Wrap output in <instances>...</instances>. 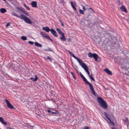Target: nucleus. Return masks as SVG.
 <instances>
[{
  "label": "nucleus",
  "instance_id": "1",
  "mask_svg": "<svg viewBox=\"0 0 129 129\" xmlns=\"http://www.w3.org/2000/svg\"><path fill=\"white\" fill-rule=\"evenodd\" d=\"M80 76L83 79V81H84L85 83L86 84L89 85L90 89L92 93L94 95H95V92L94 90L93 86L91 84L87 81V80L82 74L81 72H80Z\"/></svg>",
  "mask_w": 129,
  "mask_h": 129
},
{
  "label": "nucleus",
  "instance_id": "2",
  "mask_svg": "<svg viewBox=\"0 0 129 129\" xmlns=\"http://www.w3.org/2000/svg\"><path fill=\"white\" fill-rule=\"evenodd\" d=\"M13 15L14 16H16L19 18L22 19L26 23H28L31 24L32 23V22L31 21L30 19L23 14H21L20 15L21 16H18L17 14L15 13H14Z\"/></svg>",
  "mask_w": 129,
  "mask_h": 129
},
{
  "label": "nucleus",
  "instance_id": "3",
  "mask_svg": "<svg viewBox=\"0 0 129 129\" xmlns=\"http://www.w3.org/2000/svg\"><path fill=\"white\" fill-rule=\"evenodd\" d=\"M98 102L101 106V107L104 109H106L108 107L107 103L101 97H98Z\"/></svg>",
  "mask_w": 129,
  "mask_h": 129
},
{
  "label": "nucleus",
  "instance_id": "4",
  "mask_svg": "<svg viewBox=\"0 0 129 129\" xmlns=\"http://www.w3.org/2000/svg\"><path fill=\"white\" fill-rule=\"evenodd\" d=\"M88 55L89 57H93L96 61H98L97 59L99 58L98 55L95 53L92 54L90 52H89L88 53Z\"/></svg>",
  "mask_w": 129,
  "mask_h": 129
},
{
  "label": "nucleus",
  "instance_id": "5",
  "mask_svg": "<svg viewBox=\"0 0 129 129\" xmlns=\"http://www.w3.org/2000/svg\"><path fill=\"white\" fill-rule=\"evenodd\" d=\"M40 34L44 38L49 40L51 42H53V40L51 39L49 36H46L45 35V34H46V35H48V34L45 33H44L42 32H40Z\"/></svg>",
  "mask_w": 129,
  "mask_h": 129
},
{
  "label": "nucleus",
  "instance_id": "6",
  "mask_svg": "<svg viewBox=\"0 0 129 129\" xmlns=\"http://www.w3.org/2000/svg\"><path fill=\"white\" fill-rule=\"evenodd\" d=\"M77 60L79 63L80 65L83 69L87 66L85 63H83L82 60L78 58Z\"/></svg>",
  "mask_w": 129,
  "mask_h": 129
},
{
  "label": "nucleus",
  "instance_id": "7",
  "mask_svg": "<svg viewBox=\"0 0 129 129\" xmlns=\"http://www.w3.org/2000/svg\"><path fill=\"white\" fill-rule=\"evenodd\" d=\"M5 101L6 102L7 106L9 108L11 109H15V108H14L13 106H12V104L9 102L6 99L5 100Z\"/></svg>",
  "mask_w": 129,
  "mask_h": 129
},
{
  "label": "nucleus",
  "instance_id": "8",
  "mask_svg": "<svg viewBox=\"0 0 129 129\" xmlns=\"http://www.w3.org/2000/svg\"><path fill=\"white\" fill-rule=\"evenodd\" d=\"M92 16L90 14L88 15L86 17V19L88 21L90 22L92 20Z\"/></svg>",
  "mask_w": 129,
  "mask_h": 129
},
{
  "label": "nucleus",
  "instance_id": "9",
  "mask_svg": "<svg viewBox=\"0 0 129 129\" xmlns=\"http://www.w3.org/2000/svg\"><path fill=\"white\" fill-rule=\"evenodd\" d=\"M51 33L54 35L55 37H57L58 36L56 34V31L53 29H51Z\"/></svg>",
  "mask_w": 129,
  "mask_h": 129
},
{
  "label": "nucleus",
  "instance_id": "10",
  "mask_svg": "<svg viewBox=\"0 0 129 129\" xmlns=\"http://www.w3.org/2000/svg\"><path fill=\"white\" fill-rule=\"evenodd\" d=\"M120 9L122 11L125 12H127V11L124 6H122L120 8Z\"/></svg>",
  "mask_w": 129,
  "mask_h": 129
},
{
  "label": "nucleus",
  "instance_id": "11",
  "mask_svg": "<svg viewBox=\"0 0 129 129\" xmlns=\"http://www.w3.org/2000/svg\"><path fill=\"white\" fill-rule=\"evenodd\" d=\"M0 122L4 125H6L7 124V123L4 121V119L2 117H0Z\"/></svg>",
  "mask_w": 129,
  "mask_h": 129
},
{
  "label": "nucleus",
  "instance_id": "12",
  "mask_svg": "<svg viewBox=\"0 0 129 129\" xmlns=\"http://www.w3.org/2000/svg\"><path fill=\"white\" fill-rule=\"evenodd\" d=\"M104 71L107 74L111 75H112V72L108 69L106 68L105 69Z\"/></svg>",
  "mask_w": 129,
  "mask_h": 129
},
{
  "label": "nucleus",
  "instance_id": "13",
  "mask_svg": "<svg viewBox=\"0 0 129 129\" xmlns=\"http://www.w3.org/2000/svg\"><path fill=\"white\" fill-rule=\"evenodd\" d=\"M42 29L47 32H49L50 31H51V29L48 27H43L42 28Z\"/></svg>",
  "mask_w": 129,
  "mask_h": 129
},
{
  "label": "nucleus",
  "instance_id": "14",
  "mask_svg": "<svg viewBox=\"0 0 129 129\" xmlns=\"http://www.w3.org/2000/svg\"><path fill=\"white\" fill-rule=\"evenodd\" d=\"M31 5L33 7H37V3L36 2H32L31 3Z\"/></svg>",
  "mask_w": 129,
  "mask_h": 129
},
{
  "label": "nucleus",
  "instance_id": "15",
  "mask_svg": "<svg viewBox=\"0 0 129 129\" xmlns=\"http://www.w3.org/2000/svg\"><path fill=\"white\" fill-rule=\"evenodd\" d=\"M56 30L58 32L59 34L61 35L62 36V35H64V34L62 31L59 28H57L56 29Z\"/></svg>",
  "mask_w": 129,
  "mask_h": 129
},
{
  "label": "nucleus",
  "instance_id": "16",
  "mask_svg": "<svg viewBox=\"0 0 129 129\" xmlns=\"http://www.w3.org/2000/svg\"><path fill=\"white\" fill-rule=\"evenodd\" d=\"M83 69L85 70V71L87 73L88 76H89V75H90V73L89 71L88 70L89 68H88L87 66L85 67Z\"/></svg>",
  "mask_w": 129,
  "mask_h": 129
},
{
  "label": "nucleus",
  "instance_id": "17",
  "mask_svg": "<svg viewBox=\"0 0 129 129\" xmlns=\"http://www.w3.org/2000/svg\"><path fill=\"white\" fill-rule=\"evenodd\" d=\"M104 113L105 116L107 118L108 120H110V118L109 117V116H110L108 113L106 112H104Z\"/></svg>",
  "mask_w": 129,
  "mask_h": 129
},
{
  "label": "nucleus",
  "instance_id": "18",
  "mask_svg": "<svg viewBox=\"0 0 129 129\" xmlns=\"http://www.w3.org/2000/svg\"><path fill=\"white\" fill-rule=\"evenodd\" d=\"M71 4L72 7L74 9L76 12H76H77V13H78V12L76 8L75 7V6L73 5V2H71Z\"/></svg>",
  "mask_w": 129,
  "mask_h": 129
},
{
  "label": "nucleus",
  "instance_id": "19",
  "mask_svg": "<svg viewBox=\"0 0 129 129\" xmlns=\"http://www.w3.org/2000/svg\"><path fill=\"white\" fill-rule=\"evenodd\" d=\"M35 78H33L32 77H31V78H30V79L31 80H32L33 81H36L37 80V79H38V78L37 77V76L36 75H35Z\"/></svg>",
  "mask_w": 129,
  "mask_h": 129
},
{
  "label": "nucleus",
  "instance_id": "20",
  "mask_svg": "<svg viewBox=\"0 0 129 129\" xmlns=\"http://www.w3.org/2000/svg\"><path fill=\"white\" fill-rule=\"evenodd\" d=\"M0 11L1 13H3L6 12L7 10L4 8H2L0 9Z\"/></svg>",
  "mask_w": 129,
  "mask_h": 129
},
{
  "label": "nucleus",
  "instance_id": "21",
  "mask_svg": "<svg viewBox=\"0 0 129 129\" xmlns=\"http://www.w3.org/2000/svg\"><path fill=\"white\" fill-rule=\"evenodd\" d=\"M62 37H60V39L63 41H65L66 40V39L65 37L64 34L61 36Z\"/></svg>",
  "mask_w": 129,
  "mask_h": 129
},
{
  "label": "nucleus",
  "instance_id": "22",
  "mask_svg": "<svg viewBox=\"0 0 129 129\" xmlns=\"http://www.w3.org/2000/svg\"><path fill=\"white\" fill-rule=\"evenodd\" d=\"M35 45L36 46L39 47H42V45L41 44L38 43L37 42H36L35 43Z\"/></svg>",
  "mask_w": 129,
  "mask_h": 129
},
{
  "label": "nucleus",
  "instance_id": "23",
  "mask_svg": "<svg viewBox=\"0 0 129 129\" xmlns=\"http://www.w3.org/2000/svg\"><path fill=\"white\" fill-rule=\"evenodd\" d=\"M22 12L25 14L26 15L29 16V14L28 13H27V11H24L23 10V11H22Z\"/></svg>",
  "mask_w": 129,
  "mask_h": 129
},
{
  "label": "nucleus",
  "instance_id": "24",
  "mask_svg": "<svg viewBox=\"0 0 129 129\" xmlns=\"http://www.w3.org/2000/svg\"><path fill=\"white\" fill-rule=\"evenodd\" d=\"M23 5H24V7L25 8L27 9V10H30V8H29V7L27 6L24 3Z\"/></svg>",
  "mask_w": 129,
  "mask_h": 129
},
{
  "label": "nucleus",
  "instance_id": "25",
  "mask_svg": "<svg viewBox=\"0 0 129 129\" xmlns=\"http://www.w3.org/2000/svg\"><path fill=\"white\" fill-rule=\"evenodd\" d=\"M21 39L23 40H26L27 39V37L26 36H22L21 37Z\"/></svg>",
  "mask_w": 129,
  "mask_h": 129
},
{
  "label": "nucleus",
  "instance_id": "26",
  "mask_svg": "<svg viewBox=\"0 0 129 129\" xmlns=\"http://www.w3.org/2000/svg\"><path fill=\"white\" fill-rule=\"evenodd\" d=\"M70 73L72 75L74 78L75 80L76 79V78L75 76V74L73 72H71Z\"/></svg>",
  "mask_w": 129,
  "mask_h": 129
},
{
  "label": "nucleus",
  "instance_id": "27",
  "mask_svg": "<svg viewBox=\"0 0 129 129\" xmlns=\"http://www.w3.org/2000/svg\"><path fill=\"white\" fill-rule=\"evenodd\" d=\"M45 50H46L47 51H49L53 52V51L52 50H51L50 48H49L48 49H45Z\"/></svg>",
  "mask_w": 129,
  "mask_h": 129
},
{
  "label": "nucleus",
  "instance_id": "28",
  "mask_svg": "<svg viewBox=\"0 0 129 129\" xmlns=\"http://www.w3.org/2000/svg\"><path fill=\"white\" fill-rule=\"evenodd\" d=\"M125 121H124V120H123V121H124L125 123H128V119L127 118V117H125Z\"/></svg>",
  "mask_w": 129,
  "mask_h": 129
},
{
  "label": "nucleus",
  "instance_id": "29",
  "mask_svg": "<svg viewBox=\"0 0 129 129\" xmlns=\"http://www.w3.org/2000/svg\"><path fill=\"white\" fill-rule=\"evenodd\" d=\"M84 11L83 10H82L80 9H79V12L80 14H84Z\"/></svg>",
  "mask_w": 129,
  "mask_h": 129
},
{
  "label": "nucleus",
  "instance_id": "30",
  "mask_svg": "<svg viewBox=\"0 0 129 129\" xmlns=\"http://www.w3.org/2000/svg\"><path fill=\"white\" fill-rule=\"evenodd\" d=\"M81 6L82 7V9L84 11V10H86V8L83 5H81Z\"/></svg>",
  "mask_w": 129,
  "mask_h": 129
},
{
  "label": "nucleus",
  "instance_id": "31",
  "mask_svg": "<svg viewBox=\"0 0 129 129\" xmlns=\"http://www.w3.org/2000/svg\"><path fill=\"white\" fill-rule=\"evenodd\" d=\"M47 58L50 61H52V58L49 56H47Z\"/></svg>",
  "mask_w": 129,
  "mask_h": 129
},
{
  "label": "nucleus",
  "instance_id": "32",
  "mask_svg": "<svg viewBox=\"0 0 129 129\" xmlns=\"http://www.w3.org/2000/svg\"><path fill=\"white\" fill-rule=\"evenodd\" d=\"M72 56L74 57L76 59V60L78 59V58L76 57L73 54H72L71 55Z\"/></svg>",
  "mask_w": 129,
  "mask_h": 129
},
{
  "label": "nucleus",
  "instance_id": "33",
  "mask_svg": "<svg viewBox=\"0 0 129 129\" xmlns=\"http://www.w3.org/2000/svg\"><path fill=\"white\" fill-rule=\"evenodd\" d=\"M109 121L114 126L115 125V123H114V122H112L110 119V120H109Z\"/></svg>",
  "mask_w": 129,
  "mask_h": 129
},
{
  "label": "nucleus",
  "instance_id": "34",
  "mask_svg": "<svg viewBox=\"0 0 129 129\" xmlns=\"http://www.w3.org/2000/svg\"><path fill=\"white\" fill-rule=\"evenodd\" d=\"M28 43L32 45H33L34 44V42L31 41H29L28 42Z\"/></svg>",
  "mask_w": 129,
  "mask_h": 129
},
{
  "label": "nucleus",
  "instance_id": "35",
  "mask_svg": "<svg viewBox=\"0 0 129 129\" xmlns=\"http://www.w3.org/2000/svg\"><path fill=\"white\" fill-rule=\"evenodd\" d=\"M17 9L19 10H20L22 12L23 11V10L21 8H19L18 7H17Z\"/></svg>",
  "mask_w": 129,
  "mask_h": 129
},
{
  "label": "nucleus",
  "instance_id": "36",
  "mask_svg": "<svg viewBox=\"0 0 129 129\" xmlns=\"http://www.w3.org/2000/svg\"><path fill=\"white\" fill-rule=\"evenodd\" d=\"M10 25V23H7L6 25V27H8V26H9Z\"/></svg>",
  "mask_w": 129,
  "mask_h": 129
},
{
  "label": "nucleus",
  "instance_id": "37",
  "mask_svg": "<svg viewBox=\"0 0 129 129\" xmlns=\"http://www.w3.org/2000/svg\"><path fill=\"white\" fill-rule=\"evenodd\" d=\"M90 79H91L93 81H95V80L94 79V78L92 77L91 78H90Z\"/></svg>",
  "mask_w": 129,
  "mask_h": 129
},
{
  "label": "nucleus",
  "instance_id": "38",
  "mask_svg": "<svg viewBox=\"0 0 129 129\" xmlns=\"http://www.w3.org/2000/svg\"><path fill=\"white\" fill-rule=\"evenodd\" d=\"M67 39H68V42H70L71 41V40L70 39V38H68Z\"/></svg>",
  "mask_w": 129,
  "mask_h": 129
},
{
  "label": "nucleus",
  "instance_id": "39",
  "mask_svg": "<svg viewBox=\"0 0 129 129\" xmlns=\"http://www.w3.org/2000/svg\"><path fill=\"white\" fill-rule=\"evenodd\" d=\"M68 51L70 53L71 55H72L73 53H72L70 51L68 50Z\"/></svg>",
  "mask_w": 129,
  "mask_h": 129
},
{
  "label": "nucleus",
  "instance_id": "40",
  "mask_svg": "<svg viewBox=\"0 0 129 129\" xmlns=\"http://www.w3.org/2000/svg\"><path fill=\"white\" fill-rule=\"evenodd\" d=\"M85 129H89V128L88 127H85Z\"/></svg>",
  "mask_w": 129,
  "mask_h": 129
},
{
  "label": "nucleus",
  "instance_id": "41",
  "mask_svg": "<svg viewBox=\"0 0 129 129\" xmlns=\"http://www.w3.org/2000/svg\"><path fill=\"white\" fill-rule=\"evenodd\" d=\"M91 11H92L93 12H94V11L93 10L92 8H91Z\"/></svg>",
  "mask_w": 129,
  "mask_h": 129
},
{
  "label": "nucleus",
  "instance_id": "42",
  "mask_svg": "<svg viewBox=\"0 0 129 129\" xmlns=\"http://www.w3.org/2000/svg\"><path fill=\"white\" fill-rule=\"evenodd\" d=\"M47 111L49 113H50L51 112V111H50L49 110H47Z\"/></svg>",
  "mask_w": 129,
  "mask_h": 129
},
{
  "label": "nucleus",
  "instance_id": "43",
  "mask_svg": "<svg viewBox=\"0 0 129 129\" xmlns=\"http://www.w3.org/2000/svg\"><path fill=\"white\" fill-rule=\"evenodd\" d=\"M61 25H62V26H64V24H63V23L62 22V23H61Z\"/></svg>",
  "mask_w": 129,
  "mask_h": 129
},
{
  "label": "nucleus",
  "instance_id": "44",
  "mask_svg": "<svg viewBox=\"0 0 129 129\" xmlns=\"http://www.w3.org/2000/svg\"><path fill=\"white\" fill-rule=\"evenodd\" d=\"M89 77L90 78H91L92 77V76H90V75H89Z\"/></svg>",
  "mask_w": 129,
  "mask_h": 129
},
{
  "label": "nucleus",
  "instance_id": "45",
  "mask_svg": "<svg viewBox=\"0 0 129 129\" xmlns=\"http://www.w3.org/2000/svg\"><path fill=\"white\" fill-rule=\"evenodd\" d=\"M50 94H53V93H52V91H50Z\"/></svg>",
  "mask_w": 129,
  "mask_h": 129
},
{
  "label": "nucleus",
  "instance_id": "46",
  "mask_svg": "<svg viewBox=\"0 0 129 129\" xmlns=\"http://www.w3.org/2000/svg\"><path fill=\"white\" fill-rule=\"evenodd\" d=\"M51 113H52L56 114V113L54 112H51Z\"/></svg>",
  "mask_w": 129,
  "mask_h": 129
},
{
  "label": "nucleus",
  "instance_id": "47",
  "mask_svg": "<svg viewBox=\"0 0 129 129\" xmlns=\"http://www.w3.org/2000/svg\"><path fill=\"white\" fill-rule=\"evenodd\" d=\"M105 89H106V90H108L109 89V88H106Z\"/></svg>",
  "mask_w": 129,
  "mask_h": 129
},
{
  "label": "nucleus",
  "instance_id": "48",
  "mask_svg": "<svg viewBox=\"0 0 129 129\" xmlns=\"http://www.w3.org/2000/svg\"><path fill=\"white\" fill-rule=\"evenodd\" d=\"M75 69L76 70V71H77V72L79 73V72H78V70H77V69Z\"/></svg>",
  "mask_w": 129,
  "mask_h": 129
},
{
  "label": "nucleus",
  "instance_id": "49",
  "mask_svg": "<svg viewBox=\"0 0 129 129\" xmlns=\"http://www.w3.org/2000/svg\"><path fill=\"white\" fill-rule=\"evenodd\" d=\"M108 43H109V42H111V41H110L109 40V41H108Z\"/></svg>",
  "mask_w": 129,
  "mask_h": 129
},
{
  "label": "nucleus",
  "instance_id": "50",
  "mask_svg": "<svg viewBox=\"0 0 129 129\" xmlns=\"http://www.w3.org/2000/svg\"><path fill=\"white\" fill-rule=\"evenodd\" d=\"M59 21L61 23L62 22L61 20H59Z\"/></svg>",
  "mask_w": 129,
  "mask_h": 129
},
{
  "label": "nucleus",
  "instance_id": "51",
  "mask_svg": "<svg viewBox=\"0 0 129 129\" xmlns=\"http://www.w3.org/2000/svg\"><path fill=\"white\" fill-rule=\"evenodd\" d=\"M111 129H115V128H111Z\"/></svg>",
  "mask_w": 129,
  "mask_h": 129
},
{
  "label": "nucleus",
  "instance_id": "52",
  "mask_svg": "<svg viewBox=\"0 0 129 129\" xmlns=\"http://www.w3.org/2000/svg\"><path fill=\"white\" fill-rule=\"evenodd\" d=\"M92 74H91V75H90V76H92Z\"/></svg>",
  "mask_w": 129,
  "mask_h": 129
},
{
  "label": "nucleus",
  "instance_id": "53",
  "mask_svg": "<svg viewBox=\"0 0 129 129\" xmlns=\"http://www.w3.org/2000/svg\"><path fill=\"white\" fill-rule=\"evenodd\" d=\"M4 1H5L6 0H3Z\"/></svg>",
  "mask_w": 129,
  "mask_h": 129
},
{
  "label": "nucleus",
  "instance_id": "54",
  "mask_svg": "<svg viewBox=\"0 0 129 129\" xmlns=\"http://www.w3.org/2000/svg\"><path fill=\"white\" fill-rule=\"evenodd\" d=\"M110 46H111L112 44H110Z\"/></svg>",
  "mask_w": 129,
  "mask_h": 129
},
{
  "label": "nucleus",
  "instance_id": "55",
  "mask_svg": "<svg viewBox=\"0 0 129 129\" xmlns=\"http://www.w3.org/2000/svg\"><path fill=\"white\" fill-rule=\"evenodd\" d=\"M91 8H90V7L89 9H91Z\"/></svg>",
  "mask_w": 129,
  "mask_h": 129
}]
</instances>
